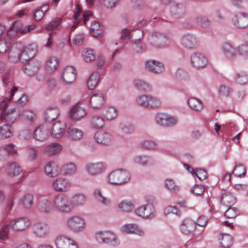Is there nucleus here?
<instances>
[{
    "label": "nucleus",
    "instance_id": "obj_1",
    "mask_svg": "<svg viewBox=\"0 0 248 248\" xmlns=\"http://www.w3.org/2000/svg\"><path fill=\"white\" fill-rule=\"evenodd\" d=\"M130 179L128 172L122 170H114L109 174L108 182L113 185H122Z\"/></svg>",
    "mask_w": 248,
    "mask_h": 248
},
{
    "label": "nucleus",
    "instance_id": "obj_2",
    "mask_svg": "<svg viewBox=\"0 0 248 248\" xmlns=\"http://www.w3.org/2000/svg\"><path fill=\"white\" fill-rule=\"evenodd\" d=\"M54 203L59 210L63 212H70L73 208L71 201L64 194L56 196L54 199Z\"/></svg>",
    "mask_w": 248,
    "mask_h": 248
},
{
    "label": "nucleus",
    "instance_id": "obj_3",
    "mask_svg": "<svg viewBox=\"0 0 248 248\" xmlns=\"http://www.w3.org/2000/svg\"><path fill=\"white\" fill-rule=\"evenodd\" d=\"M87 115V111L79 104L72 106L68 112L69 117L72 120L77 121L84 118Z\"/></svg>",
    "mask_w": 248,
    "mask_h": 248
},
{
    "label": "nucleus",
    "instance_id": "obj_4",
    "mask_svg": "<svg viewBox=\"0 0 248 248\" xmlns=\"http://www.w3.org/2000/svg\"><path fill=\"white\" fill-rule=\"evenodd\" d=\"M20 116L19 111L15 108L0 114V120L2 122L12 125Z\"/></svg>",
    "mask_w": 248,
    "mask_h": 248
},
{
    "label": "nucleus",
    "instance_id": "obj_5",
    "mask_svg": "<svg viewBox=\"0 0 248 248\" xmlns=\"http://www.w3.org/2000/svg\"><path fill=\"white\" fill-rule=\"evenodd\" d=\"M77 75L76 70L71 66L64 68L62 73V79L65 84H71L76 79Z\"/></svg>",
    "mask_w": 248,
    "mask_h": 248
},
{
    "label": "nucleus",
    "instance_id": "obj_6",
    "mask_svg": "<svg viewBox=\"0 0 248 248\" xmlns=\"http://www.w3.org/2000/svg\"><path fill=\"white\" fill-rule=\"evenodd\" d=\"M95 237L99 243L108 244L115 241L116 236L110 231H101L95 234Z\"/></svg>",
    "mask_w": 248,
    "mask_h": 248
},
{
    "label": "nucleus",
    "instance_id": "obj_7",
    "mask_svg": "<svg viewBox=\"0 0 248 248\" xmlns=\"http://www.w3.org/2000/svg\"><path fill=\"white\" fill-rule=\"evenodd\" d=\"M150 43L155 47H161L165 46L166 37L159 32H152L149 37Z\"/></svg>",
    "mask_w": 248,
    "mask_h": 248
},
{
    "label": "nucleus",
    "instance_id": "obj_8",
    "mask_svg": "<svg viewBox=\"0 0 248 248\" xmlns=\"http://www.w3.org/2000/svg\"><path fill=\"white\" fill-rule=\"evenodd\" d=\"M191 61L193 66L197 69L203 68L208 63L207 59L202 54L198 53L192 55Z\"/></svg>",
    "mask_w": 248,
    "mask_h": 248
},
{
    "label": "nucleus",
    "instance_id": "obj_9",
    "mask_svg": "<svg viewBox=\"0 0 248 248\" xmlns=\"http://www.w3.org/2000/svg\"><path fill=\"white\" fill-rule=\"evenodd\" d=\"M145 67L149 71L156 74L161 73L164 70V64L154 60L147 61L145 62Z\"/></svg>",
    "mask_w": 248,
    "mask_h": 248
},
{
    "label": "nucleus",
    "instance_id": "obj_10",
    "mask_svg": "<svg viewBox=\"0 0 248 248\" xmlns=\"http://www.w3.org/2000/svg\"><path fill=\"white\" fill-rule=\"evenodd\" d=\"M56 245L58 248H78L77 244L72 240L63 235L57 238Z\"/></svg>",
    "mask_w": 248,
    "mask_h": 248
},
{
    "label": "nucleus",
    "instance_id": "obj_11",
    "mask_svg": "<svg viewBox=\"0 0 248 248\" xmlns=\"http://www.w3.org/2000/svg\"><path fill=\"white\" fill-rule=\"evenodd\" d=\"M233 24L239 28H245L248 26V15L240 13L236 15L232 19Z\"/></svg>",
    "mask_w": 248,
    "mask_h": 248
},
{
    "label": "nucleus",
    "instance_id": "obj_12",
    "mask_svg": "<svg viewBox=\"0 0 248 248\" xmlns=\"http://www.w3.org/2000/svg\"><path fill=\"white\" fill-rule=\"evenodd\" d=\"M86 169L90 174L95 175L104 171L106 169V166L102 162H95L87 165Z\"/></svg>",
    "mask_w": 248,
    "mask_h": 248
},
{
    "label": "nucleus",
    "instance_id": "obj_13",
    "mask_svg": "<svg viewBox=\"0 0 248 248\" xmlns=\"http://www.w3.org/2000/svg\"><path fill=\"white\" fill-rule=\"evenodd\" d=\"M40 66L39 62L34 60H31L23 66L24 72L29 76L33 75L38 70Z\"/></svg>",
    "mask_w": 248,
    "mask_h": 248
},
{
    "label": "nucleus",
    "instance_id": "obj_14",
    "mask_svg": "<svg viewBox=\"0 0 248 248\" xmlns=\"http://www.w3.org/2000/svg\"><path fill=\"white\" fill-rule=\"evenodd\" d=\"M21 51H22V45L21 44L16 45L10 49L8 59L13 63H16L21 61Z\"/></svg>",
    "mask_w": 248,
    "mask_h": 248
},
{
    "label": "nucleus",
    "instance_id": "obj_15",
    "mask_svg": "<svg viewBox=\"0 0 248 248\" xmlns=\"http://www.w3.org/2000/svg\"><path fill=\"white\" fill-rule=\"evenodd\" d=\"M94 139L96 142L102 145H108L111 140V135L108 132L99 131L95 133Z\"/></svg>",
    "mask_w": 248,
    "mask_h": 248
},
{
    "label": "nucleus",
    "instance_id": "obj_16",
    "mask_svg": "<svg viewBox=\"0 0 248 248\" xmlns=\"http://www.w3.org/2000/svg\"><path fill=\"white\" fill-rule=\"evenodd\" d=\"M33 230L37 236L44 237L48 234L49 228L48 224L46 223L38 222L34 224Z\"/></svg>",
    "mask_w": 248,
    "mask_h": 248
},
{
    "label": "nucleus",
    "instance_id": "obj_17",
    "mask_svg": "<svg viewBox=\"0 0 248 248\" xmlns=\"http://www.w3.org/2000/svg\"><path fill=\"white\" fill-rule=\"evenodd\" d=\"M30 222L28 219L24 217L18 218L15 219L11 223L13 229L16 231H22L29 225Z\"/></svg>",
    "mask_w": 248,
    "mask_h": 248
},
{
    "label": "nucleus",
    "instance_id": "obj_18",
    "mask_svg": "<svg viewBox=\"0 0 248 248\" xmlns=\"http://www.w3.org/2000/svg\"><path fill=\"white\" fill-rule=\"evenodd\" d=\"M136 212L140 217L148 218L154 214V208L152 204H148L139 207Z\"/></svg>",
    "mask_w": 248,
    "mask_h": 248
},
{
    "label": "nucleus",
    "instance_id": "obj_19",
    "mask_svg": "<svg viewBox=\"0 0 248 248\" xmlns=\"http://www.w3.org/2000/svg\"><path fill=\"white\" fill-rule=\"evenodd\" d=\"M66 124L62 122L58 121L55 123L51 130L52 135L57 138H60L65 132Z\"/></svg>",
    "mask_w": 248,
    "mask_h": 248
},
{
    "label": "nucleus",
    "instance_id": "obj_20",
    "mask_svg": "<svg viewBox=\"0 0 248 248\" xmlns=\"http://www.w3.org/2000/svg\"><path fill=\"white\" fill-rule=\"evenodd\" d=\"M196 224L191 219L186 218L184 219L181 225V232L186 234L191 233L195 229Z\"/></svg>",
    "mask_w": 248,
    "mask_h": 248
},
{
    "label": "nucleus",
    "instance_id": "obj_21",
    "mask_svg": "<svg viewBox=\"0 0 248 248\" xmlns=\"http://www.w3.org/2000/svg\"><path fill=\"white\" fill-rule=\"evenodd\" d=\"M156 120L157 123L163 126H170L176 123V120L174 118L164 113L158 114Z\"/></svg>",
    "mask_w": 248,
    "mask_h": 248
},
{
    "label": "nucleus",
    "instance_id": "obj_22",
    "mask_svg": "<svg viewBox=\"0 0 248 248\" xmlns=\"http://www.w3.org/2000/svg\"><path fill=\"white\" fill-rule=\"evenodd\" d=\"M105 98L101 94H94L90 99V105L93 109H99L105 103Z\"/></svg>",
    "mask_w": 248,
    "mask_h": 248
},
{
    "label": "nucleus",
    "instance_id": "obj_23",
    "mask_svg": "<svg viewBox=\"0 0 248 248\" xmlns=\"http://www.w3.org/2000/svg\"><path fill=\"white\" fill-rule=\"evenodd\" d=\"M46 174L49 177L57 176L60 172V169L54 162H48L45 168Z\"/></svg>",
    "mask_w": 248,
    "mask_h": 248
},
{
    "label": "nucleus",
    "instance_id": "obj_24",
    "mask_svg": "<svg viewBox=\"0 0 248 248\" xmlns=\"http://www.w3.org/2000/svg\"><path fill=\"white\" fill-rule=\"evenodd\" d=\"M5 170L7 174L10 177L17 176L22 171L20 167L15 162L8 163Z\"/></svg>",
    "mask_w": 248,
    "mask_h": 248
},
{
    "label": "nucleus",
    "instance_id": "obj_25",
    "mask_svg": "<svg viewBox=\"0 0 248 248\" xmlns=\"http://www.w3.org/2000/svg\"><path fill=\"white\" fill-rule=\"evenodd\" d=\"M69 226L75 231H79L83 228L84 221L78 217H74L69 219L68 221Z\"/></svg>",
    "mask_w": 248,
    "mask_h": 248
},
{
    "label": "nucleus",
    "instance_id": "obj_26",
    "mask_svg": "<svg viewBox=\"0 0 248 248\" xmlns=\"http://www.w3.org/2000/svg\"><path fill=\"white\" fill-rule=\"evenodd\" d=\"M53 187L57 191H66L70 188V185L64 179L60 178L53 182Z\"/></svg>",
    "mask_w": 248,
    "mask_h": 248
},
{
    "label": "nucleus",
    "instance_id": "obj_27",
    "mask_svg": "<svg viewBox=\"0 0 248 248\" xmlns=\"http://www.w3.org/2000/svg\"><path fill=\"white\" fill-rule=\"evenodd\" d=\"M34 197L31 194H26L22 197L19 202L20 205L26 209H30L33 204Z\"/></svg>",
    "mask_w": 248,
    "mask_h": 248
},
{
    "label": "nucleus",
    "instance_id": "obj_28",
    "mask_svg": "<svg viewBox=\"0 0 248 248\" xmlns=\"http://www.w3.org/2000/svg\"><path fill=\"white\" fill-rule=\"evenodd\" d=\"M83 135V131L77 128L69 127L67 130V137L71 140H79Z\"/></svg>",
    "mask_w": 248,
    "mask_h": 248
},
{
    "label": "nucleus",
    "instance_id": "obj_29",
    "mask_svg": "<svg viewBox=\"0 0 248 248\" xmlns=\"http://www.w3.org/2000/svg\"><path fill=\"white\" fill-rule=\"evenodd\" d=\"M59 110L57 108H49L45 113V119L47 122L56 120L59 116Z\"/></svg>",
    "mask_w": 248,
    "mask_h": 248
},
{
    "label": "nucleus",
    "instance_id": "obj_30",
    "mask_svg": "<svg viewBox=\"0 0 248 248\" xmlns=\"http://www.w3.org/2000/svg\"><path fill=\"white\" fill-rule=\"evenodd\" d=\"M170 12L174 18H180L185 14V8L183 5L177 4L171 7Z\"/></svg>",
    "mask_w": 248,
    "mask_h": 248
},
{
    "label": "nucleus",
    "instance_id": "obj_31",
    "mask_svg": "<svg viewBox=\"0 0 248 248\" xmlns=\"http://www.w3.org/2000/svg\"><path fill=\"white\" fill-rule=\"evenodd\" d=\"M35 114L31 111H25L21 115V120L22 121V124L24 125L31 126L33 122Z\"/></svg>",
    "mask_w": 248,
    "mask_h": 248
},
{
    "label": "nucleus",
    "instance_id": "obj_32",
    "mask_svg": "<svg viewBox=\"0 0 248 248\" xmlns=\"http://www.w3.org/2000/svg\"><path fill=\"white\" fill-rule=\"evenodd\" d=\"M14 129L12 125L5 124L0 127V136L3 138L11 137L13 134Z\"/></svg>",
    "mask_w": 248,
    "mask_h": 248
},
{
    "label": "nucleus",
    "instance_id": "obj_33",
    "mask_svg": "<svg viewBox=\"0 0 248 248\" xmlns=\"http://www.w3.org/2000/svg\"><path fill=\"white\" fill-rule=\"evenodd\" d=\"M90 31L93 36L99 37L103 34V27L99 22L94 21L92 23Z\"/></svg>",
    "mask_w": 248,
    "mask_h": 248
},
{
    "label": "nucleus",
    "instance_id": "obj_34",
    "mask_svg": "<svg viewBox=\"0 0 248 248\" xmlns=\"http://www.w3.org/2000/svg\"><path fill=\"white\" fill-rule=\"evenodd\" d=\"M100 78V75L98 72L93 73L88 79L87 86L90 90H93L97 85Z\"/></svg>",
    "mask_w": 248,
    "mask_h": 248
},
{
    "label": "nucleus",
    "instance_id": "obj_35",
    "mask_svg": "<svg viewBox=\"0 0 248 248\" xmlns=\"http://www.w3.org/2000/svg\"><path fill=\"white\" fill-rule=\"evenodd\" d=\"M182 42L186 47L192 48L196 44V39L192 35L188 34L183 36Z\"/></svg>",
    "mask_w": 248,
    "mask_h": 248
},
{
    "label": "nucleus",
    "instance_id": "obj_36",
    "mask_svg": "<svg viewBox=\"0 0 248 248\" xmlns=\"http://www.w3.org/2000/svg\"><path fill=\"white\" fill-rule=\"evenodd\" d=\"M33 136L36 140L43 141L46 139L47 133L43 127L39 126L34 130Z\"/></svg>",
    "mask_w": 248,
    "mask_h": 248
},
{
    "label": "nucleus",
    "instance_id": "obj_37",
    "mask_svg": "<svg viewBox=\"0 0 248 248\" xmlns=\"http://www.w3.org/2000/svg\"><path fill=\"white\" fill-rule=\"evenodd\" d=\"M235 201V198L231 193H224L221 197V203L227 207L232 206Z\"/></svg>",
    "mask_w": 248,
    "mask_h": 248
},
{
    "label": "nucleus",
    "instance_id": "obj_38",
    "mask_svg": "<svg viewBox=\"0 0 248 248\" xmlns=\"http://www.w3.org/2000/svg\"><path fill=\"white\" fill-rule=\"evenodd\" d=\"M122 231L125 233H143V232L140 231L139 227L134 224H126L122 228Z\"/></svg>",
    "mask_w": 248,
    "mask_h": 248
},
{
    "label": "nucleus",
    "instance_id": "obj_39",
    "mask_svg": "<svg viewBox=\"0 0 248 248\" xmlns=\"http://www.w3.org/2000/svg\"><path fill=\"white\" fill-rule=\"evenodd\" d=\"M196 23L202 28H208L210 26L211 21L204 16H199L195 18Z\"/></svg>",
    "mask_w": 248,
    "mask_h": 248
},
{
    "label": "nucleus",
    "instance_id": "obj_40",
    "mask_svg": "<svg viewBox=\"0 0 248 248\" xmlns=\"http://www.w3.org/2000/svg\"><path fill=\"white\" fill-rule=\"evenodd\" d=\"M45 150L48 155H52L59 153L62 150V146L58 143H52L48 145Z\"/></svg>",
    "mask_w": 248,
    "mask_h": 248
},
{
    "label": "nucleus",
    "instance_id": "obj_41",
    "mask_svg": "<svg viewBox=\"0 0 248 248\" xmlns=\"http://www.w3.org/2000/svg\"><path fill=\"white\" fill-rule=\"evenodd\" d=\"M91 125L94 128H100L105 125V120L99 116H94L91 119Z\"/></svg>",
    "mask_w": 248,
    "mask_h": 248
},
{
    "label": "nucleus",
    "instance_id": "obj_42",
    "mask_svg": "<svg viewBox=\"0 0 248 248\" xmlns=\"http://www.w3.org/2000/svg\"><path fill=\"white\" fill-rule=\"evenodd\" d=\"M58 61L56 58H50L46 64V70L49 73L52 72L57 67Z\"/></svg>",
    "mask_w": 248,
    "mask_h": 248
},
{
    "label": "nucleus",
    "instance_id": "obj_43",
    "mask_svg": "<svg viewBox=\"0 0 248 248\" xmlns=\"http://www.w3.org/2000/svg\"><path fill=\"white\" fill-rule=\"evenodd\" d=\"M188 104L191 109L196 111H199L202 108V105L201 101L195 98L189 99Z\"/></svg>",
    "mask_w": 248,
    "mask_h": 248
},
{
    "label": "nucleus",
    "instance_id": "obj_44",
    "mask_svg": "<svg viewBox=\"0 0 248 248\" xmlns=\"http://www.w3.org/2000/svg\"><path fill=\"white\" fill-rule=\"evenodd\" d=\"M117 111L113 107H108L106 108L103 111L104 117L108 120H111L114 119L117 116Z\"/></svg>",
    "mask_w": 248,
    "mask_h": 248
},
{
    "label": "nucleus",
    "instance_id": "obj_45",
    "mask_svg": "<svg viewBox=\"0 0 248 248\" xmlns=\"http://www.w3.org/2000/svg\"><path fill=\"white\" fill-rule=\"evenodd\" d=\"M82 56L84 60L86 62H90L95 58V53L91 49H85L82 52Z\"/></svg>",
    "mask_w": 248,
    "mask_h": 248
},
{
    "label": "nucleus",
    "instance_id": "obj_46",
    "mask_svg": "<svg viewBox=\"0 0 248 248\" xmlns=\"http://www.w3.org/2000/svg\"><path fill=\"white\" fill-rule=\"evenodd\" d=\"M220 243L222 247L224 248H228L232 244V238L229 234H223L221 236Z\"/></svg>",
    "mask_w": 248,
    "mask_h": 248
},
{
    "label": "nucleus",
    "instance_id": "obj_47",
    "mask_svg": "<svg viewBox=\"0 0 248 248\" xmlns=\"http://www.w3.org/2000/svg\"><path fill=\"white\" fill-rule=\"evenodd\" d=\"M85 196L81 194H78L74 195L72 197L71 202L74 207L75 206H78L83 204L85 202Z\"/></svg>",
    "mask_w": 248,
    "mask_h": 248
},
{
    "label": "nucleus",
    "instance_id": "obj_48",
    "mask_svg": "<svg viewBox=\"0 0 248 248\" xmlns=\"http://www.w3.org/2000/svg\"><path fill=\"white\" fill-rule=\"evenodd\" d=\"M32 129L31 126L21 124V129L19 132L20 136L24 139H27L31 135Z\"/></svg>",
    "mask_w": 248,
    "mask_h": 248
},
{
    "label": "nucleus",
    "instance_id": "obj_49",
    "mask_svg": "<svg viewBox=\"0 0 248 248\" xmlns=\"http://www.w3.org/2000/svg\"><path fill=\"white\" fill-rule=\"evenodd\" d=\"M222 49L226 56L232 58L235 55L234 48L228 43H225L222 46Z\"/></svg>",
    "mask_w": 248,
    "mask_h": 248
},
{
    "label": "nucleus",
    "instance_id": "obj_50",
    "mask_svg": "<svg viewBox=\"0 0 248 248\" xmlns=\"http://www.w3.org/2000/svg\"><path fill=\"white\" fill-rule=\"evenodd\" d=\"M62 19L59 17H56L53 20L49 22L46 26V29L49 31H52L57 28L59 25L61 24Z\"/></svg>",
    "mask_w": 248,
    "mask_h": 248
},
{
    "label": "nucleus",
    "instance_id": "obj_51",
    "mask_svg": "<svg viewBox=\"0 0 248 248\" xmlns=\"http://www.w3.org/2000/svg\"><path fill=\"white\" fill-rule=\"evenodd\" d=\"M135 86L140 90L148 91L151 90V88L148 83L145 81L138 79L134 81Z\"/></svg>",
    "mask_w": 248,
    "mask_h": 248
},
{
    "label": "nucleus",
    "instance_id": "obj_52",
    "mask_svg": "<svg viewBox=\"0 0 248 248\" xmlns=\"http://www.w3.org/2000/svg\"><path fill=\"white\" fill-rule=\"evenodd\" d=\"M228 207V209L225 212V217L227 218H235L239 214L238 209L232 206H229Z\"/></svg>",
    "mask_w": 248,
    "mask_h": 248
},
{
    "label": "nucleus",
    "instance_id": "obj_53",
    "mask_svg": "<svg viewBox=\"0 0 248 248\" xmlns=\"http://www.w3.org/2000/svg\"><path fill=\"white\" fill-rule=\"evenodd\" d=\"M22 50L26 51L28 55L32 58L36 54L37 46L33 44H30L26 47L22 46Z\"/></svg>",
    "mask_w": 248,
    "mask_h": 248
},
{
    "label": "nucleus",
    "instance_id": "obj_54",
    "mask_svg": "<svg viewBox=\"0 0 248 248\" xmlns=\"http://www.w3.org/2000/svg\"><path fill=\"white\" fill-rule=\"evenodd\" d=\"M232 173L238 177L244 176L246 173V169L242 164H239L235 167Z\"/></svg>",
    "mask_w": 248,
    "mask_h": 248
},
{
    "label": "nucleus",
    "instance_id": "obj_55",
    "mask_svg": "<svg viewBox=\"0 0 248 248\" xmlns=\"http://www.w3.org/2000/svg\"><path fill=\"white\" fill-rule=\"evenodd\" d=\"M140 145L142 148L147 150H155L157 145L155 142L150 140H146L141 142Z\"/></svg>",
    "mask_w": 248,
    "mask_h": 248
},
{
    "label": "nucleus",
    "instance_id": "obj_56",
    "mask_svg": "<svg viewBox=\"0 0 248 248\" xmlns=\"http://www.w3.org/2000/svg\"><path fill=\"white\" fill-rule=\"evenodd\" d=\"M236 79L240 84H245L248 82V74L244 71H240L236 75Z\"/></svg>",
    "mask_w": 248,
    "mask_h": 248
},
{
    "label": "nucleus",
    "instance_id": "obj_57",
    "mask_svg": "<svg viewBox=\"0 0 248 248\" xmlns=\"http://www.w3.org/2000/svg\"><path fill=\"white\" fill-rule=\"evenodd\" d=\"M165 185L166 187L172 192H176L180 189L179 186L175 184L172 179H167L166 181Z\"/></svg>",
    "mask_w": 248,
    "mask_h": 248
},
{
    "label": "nucleus",
    "instance_id": "obj_58",
    "mask_svg": "<svg viewBox=\"0 0 248 248\" xmlns=\"http://www.w3.org/2000/svg\"><path fill=\"white\" fill-rule=\"evenodd\" d=\"M119 208L123 212H129L133 209L134 205L131 202L123 201L119 204Z\"/></svg>",
    "mask_w": 248,
    "mask_h": 248
},
{
    "label": "nucleus",
    "instance_id": "obj_59",
    "mask_svg": "<svg viewBox=\"0 0 248 248\" xmlns=\"http://www.w3.org/2000/svg\"><path fill=\"white\" fill-rule=\"evenodd\" d=\"M23 24L20 20H17L14 22L12 27H10L9 31L15 30L16 32H20L22 34V31L24 30Z\"/></svg>",
    "mask_w": 248,
    "mask_h": 248
},
{
    "label": "nucleus",
    "instance_id": "obj_60",
    "mask_svg": "<svg viewBox=\"0 0 248 248\" xmlns=\"http://www.w3.org/2000/svg\"><path fill=\"white\" fill-rule=\"evenodd\" d=\"M148 104L147 108H157L160 105V102L156 97H153L151 95H149Z\"/></svg>",
    "mask_w": 248,
    "mask_h": 248
},
{
    "label": "nucleus",
    "instance_id": "obj_61",
    "mask_svg": "<svg viewBox=\"0 0 248 248\" xmlns=\"http://www.w3.org/2000/svg\"><path fill=\"white\" fill-rule=\"evenodd\" d=\"M193 174H195L200 180H204L207 178L206 171L203 169H196L195 172H193Z\"/></svg>",
    "mask_w": 248,
    "mask_h": 248
},
{
    "label": "nucleus",
    "instance_id": "obj_62",
    "mask_svg": "<svg viewBox=\"0 0 248 248\" xmlns=\"http://www.w3.org/2000/svg\"><path fill=\"white\" fill-rule=\"evenodd\" d=\"M149 98V95H142L139 97L137 99L138 104L141 106L147 107Z\"/></svg>",
    "mask_w": 248,
    "mask_h": 248
},
{
    "label": "nucleus",
    "instance_id": "obj_63",
    "mask_svg": "<svg viewBox=\"0 0 248 248\" xmlns=\"http://www.w3.org/2000/svg\"><path fill=\"white\" fill-rule=\"evenodd\" d=\"M238 50L241 55H246L248 53V36L246 39L245 43L241 44L238 47Z\"/></svg>",
    "mask_w": 248,
    "mask_h": 248
},
{
    "label": "nucleus",
    "instance_id": "obj_64",
    "mask_svg": "<svg viewBox=\"0 0 248 248\" xmlns=\"http://www.w3.org/2000/svg\"><path fill=\"white\" fill-rule=\"evenodd\" d=\"M191 191L196 195H202L204 192V187L202 186L196 185L191 188Z\"/></svg>",
    "mask_w": 248,
    "mask_h": 248
}]
</instances>
